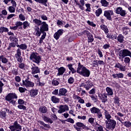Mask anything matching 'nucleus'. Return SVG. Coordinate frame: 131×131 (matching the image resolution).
<instances>
[{
    "label": "nucleus",
    "instance_id": "1",
    "mask_svg": "<svg viewBox=\"0 0 131 131\" xmlns=\"http://www.w3.org/2000/svg\"><path fill=\"white\" fill-rule=\"evenodd\" d=\"M30 59L32 61V62H34V63L39 65V63L41 61V56L36 53L33 52L30 55Z\"/></svg>",
    "mask_w": 131,
    "mask_h": 131
},
{
    "label": "nucleus",
    "instance_id": "2",
    "mask_svg": "<svg viewBox=\"0 0 131 131\" xmlns=\"http://www.w3.org/2000/svg\"><path fill=\"white\" fill-rule=\"evenodd\" d=\"M116 126V121L114 120L111 119L105 121V128L109 130L113 131Z\"/></svg>",
    "mask_w": 131,
    "mask_h": 131
},
{
    "label": "nucleus",
    "instance_id": "3",
    "mask_svg": "<svg viewBox=\"0 0 131 131\" xmlns=\"http://www.w3.org/2000/svg\"><path fill=\"white\" fill-rule=\"evenodd\" d=\"M77 73H78L80 75L84 77H90V75H91V71L86 68L85 67L79 69L77 72Z\"/></svg>",
    "mask_w": 131,
    "mask_h": 131
},
{
    "label": "nucleus",
    "instance_id": "4",
    "mask_svg": "<svg viewBox=\"0 0 131 131\" xmlns=\"http://www.w3.org/2000/svg\"><path fill=\"white\" fill-rule=\"evenodd\" d=\"M73 126L77 131H81V129H86L87 130H89V129H90V128H89V127L85 126L84 124L80 122H77L75 124L73 125Z\"/></svg>",
    "mask_w": 131,
    "mask_h": 131
},
{
    "label": "nucleus",
    "instance_id": "5",
    "mask_svg": "<svg viewBox=\"0 0 131 131\" xmlns=\"http://www.w3.org/2000/svg\"><path fill=\"white\" fill-rule=\"evenodd\" d=\"M9 128L11 131H21L22 126L18 123V121H15L13 125L9 126Z\"/></svg>",
    "mask_w": 131,
    "mask_h": 131
},
{
    "label": "nucleus",
    "instance_id": "6",
    "mask_svg": "<svg viewBox=\"0 0 131 131\" xmlns=\"http://www.w3.org/2000/svg\"><path fill=\"white\" fill-rule=\"evenodd\" d=\"M93 85L94 84H93V82L88 80L85 82V83L83 82L81 83L80 86L81 88H84L86 91H89L90 89L93 88Z\"/></svg>",
    "mask_w": 131,
    "mask_h": 131
},
{
    "label": "nucleus",
    "instance_id": "7",
    "mask_svg": "<svg viewBox=\"0 0 131 131\" xmlns=\"http://www.w3.org/2000/svg\"><path fill=\"white\" fill-rule=\"evenodd\" d=\"M115 13L118 15H120L121 17H125V16H126V14H127V13H126V11L123 10L122 7H119L116 8Z\"/></svg>",
    "mask_w": 131,
    "mask_h": 131
},
{
    "label": "nucleus",
    "instance_id": "8",
    "mask_svg": "<svg viewBox=\"0 0 131 131\" xmlns=\"http://www.w3.org/2000/svg\"><path fill=\"white\" fill-rule=\"evenodd\" d=\"M113 15H114L113 10H105L104 11L103 16H104V17H105L107 20H109V21H111L112 20V17L111 16H113Z\"/></svg>",
    "mask_w": 131,
    "mask_h": 131
},
{
    "label": "nucleus",
    "instance_id": "9",
    "mask_svg": "<svg viewBox=\"0 0 131 131\" xmlns=\"http://www.w3.org/2000/svg\"><path fill=\"white\" fill-rule=\"evenodd\" d=\"M14 99H18V96L15 93H9L5 97V100L7 101V102H9L11 100H14Z\"/></svg>",
    "mask_w": 131,
    "mask_h": 131
},
{
    "label": "nucleus",
    "instance_id": "10",
    "mask_svg": "<svg viewBox=\"0 0 131 131\" xmlns=\"http://www.w3.org/2000/svg\"><path fill=\"white\" fill-rule=\"evenodd\" d=\"M14 57L17 59V62L22 63L23 59L22 58V56H21V50H20V48L17 49L16 53L15 54Z\"/></svg>",
    "mask_w": 131,
    "mask_h": 131
},
{
    "label": "nucleus",
    "instance_id": "11",
    "mask_svg": "<svg viewBox=\"0 0 131 131\" xmlns=\"http://www.w3.org/2000/svg\"><path fill=\"white\" fill-rule=\"evenodd\" d=\"M59 110L57 111L58 113L62 114V113H64L66 111H69V106L67 104L60 105H59Z\"/></svg>",
    "mask_w": 131,
    "mask_h": 131
},
{
    "label": "nucleus",
    "instance_id": "12",
    "mask_svg": "<svg viewBox=\"0 0 131 131\" xmlns=\"http://www.w3.org/2000/svg\"><path fill=\"white\" fill-rule=\"evenodd\" d=\"M23 84L25 86L26 88H33L34 87V82L29 81L28 79L23 80Z\"/></svg>",
    "mask_w": 131,
    "mask_h": 131
},
{
    "label": "nucleus",
    "instance_id": "13",
    "mask_svg": "<svg viewBox=\"0 0 131 131\" xmlns=\"http://www.w3.org/2000/svg\"><path fill=\"white\" fill-rule=\"evenodd\" d=\"M41 32H45V31H49V25L46 21H42L40 27Z\"/></svg>",
    "mask_w": 131,
    "mask_h": 131
},
{
    "label": "nucleus",
    "instance_id": "14",
    "mask_svg": "<svg viewBox=\"0 0 131 131\" xmlns=\"http://www.w3.org/2000/svg\"><path fill=\"white\" fill-rule=\"evenodd\" d=\"M98 98L101 100L102 103H106L108 100L107 99V94H99Z\"/></svg>",
    "mask_w": 131,
    "mask_h": 131
},
{
    "label": "nucleus",
    "instance_id": "15",
    "mask_svg": "<svg viewBox=\"0 0 131 131\" xmlns=\"http://www.w3.org/2000/svg\"><path fill=\"white\" fill-rule=\"evenodd\" d=\"M76 2V6H78V8L81 10V11H83L84 10V7L83 6L85 4L84 2V0H80V3L76 2V0L75 1Z\"/></svg>",
    "mask_w": 131,
    "mask_h": 131
},
{
    "label": "nucleus",
    "instance_id": "16",
    "mask_svg": "<svg viewBox=\"0 0 131 131\" xmlns=\"http://www.w3.org/2000/svg\"><path fill=\"white\" fill-rule=\"evenodd\" d=\"M63 32H64V30L63 29H60L57 32H56L54 34V37L55 39L58 40L59 38H60V36L63 34Z\"/></svg>",
    "mask_w": 131,
    "mask_h": 131
},
{
    "label": "nucleus",
    "instance_id": "17",
    "mask_svg": "<svg viewBox=\"0 0 131 131\" xmlns=\"http://www.w3.org/2000/svg\"><path fill=\"white\" fill-rule=\"evenodd\" d=\"M38 123L39 124L42 126H40V128H42V129H45L47 130V128H51V126L48 124H46L43 121H39Z\"/></svg>",
    "mask_w": 131,
    "mask_h": 131
},
{
    "label": "nucleus",
    "instance_id": "18",
    "mask_svg": "<svg viewBox=\"0 0 131 131\" xmlns=\"http://www.w3.org/2000/svg\"><path fill=\"white\" fill-rule=\"evenodd\" d=\"M31 70L32 74H37V73H40V70L38 67L33 66L32 65Z\"/></svg>",
    "mask_w": 131,
    "mask_h": 131
},
{
    "label": "nucleus",
    "instance_id": "19",
    "mask_svg": "<svg viewBox=\"0 0 131 131\" xmlns=\"http://www.w3.org/2000/svg\"><path fill=\"white\" fill-rule=\"evenodd\" d=\"M68 92V91H67V89L65 88L60 89L58 92V96L59 97H61V96H67V94Z\"/></svg>",
    "mask_w": 131,
    "mask_h": 131
},
{
    "label": "nucleus",
    "instance_id": "20",
    "mask_svg": "<svg viewBox=\"0 0 131 131\" xmlns=\"http://www.w3.org/2000/svg\"><path fill=\"white\" fill-rule=\"evenodd\" d=\"M38 94V90L37 89H31L30 91V96L31 98H35L36 96H37Z\"/></svg>",
    "mask_w": 131,
    "mask_h": 131
},
{
    "label": "nucleus",
    "instance_id": "21",
    "mask_svg": "<svg viewBox=\"0 0 131 131\" xmlns=\"http://www.w3.org/2000/svg\"><path fill=\"white\" fill-rule=\"evenodd\" d=\"M58 73L57 74V76H60L61 75H63L64 73H65V71H66V69L63 67H61L60 68L57 69Z\"/></svg>",
    "mask_w": 131,
    "mask_h": 131
},
{
    "label": "nucleus",
    "instance_id": "22",
    "mask_svg": "<svg viewBox=\"0 0 131 131\" xmlns=\"http://www.w3.org/2000/svg\"><path fill=\"white\" fill-rule=\"evenodd\" d=\"M34 33L36 36L39 37L41 35V33H42V32H41V29L37 26L35 27V31Z\"/></svg>",
    "mask_w": 131,
    "mask_h": 131
},
{
    "label": "nucleus",
    "instance_id": "23",
    "mask_svg": "<svg viewBox=\"0 0 131 131\" xmlns=\"http://www.w3.org/2000/svg\"><path fill=\"white\" fill-rule=\"evenodd\" d=\"M118 42L120 43H123L124 42V36L122 34H119L117 37L116 39Z\"/></svg>",
    "mask_w": 131,
    "mask_h": 131
},
{
    "label": "nucleus",
    "instance_id": "24",
    "mask_svg": "<svg viewBox=\"0 0 131 131\" xmlns=\"http://www.w3.org/2000/svg\"><path fill=\"white\" fill-rule=\"evenodd\" d=\"M90 111L92 114H97V113H99L101 110L98 107H93L90 108Z\"/></svg>",
    "mask_w": 131,
    "mask_h": 131
},
{
    "label": "nucleus",
    "instance_id": "25",
    "mask_svg": "<svg viewBox=\"0 0 131 131\" xmlns=\"http://www.w3.org/2000/svg\"><path fill=\"white\" fill-rule=\"evenodd\" d=\"M17 48H19V50H23V51H25V50H27V48H28V46H27V45L26 43H21L20 45H16Z\"/></svg>",
    "mask_w": 131,
    "mask_h": 131
},
{
    "label": "nucleus",
    "instance_id": "26",
    "mask_svg": "<svg viewBox=\"0 0 131 131\" xmlns=\"http://www.w3.org/2000/svg\"><path fill=\"white\" fill-rule=\"evenodd\" d=\"M67 67L69 70H70V71L72 72V74H74V73H76V72H77L76 70L74 69V68H73V64H69L67 65Z\"/></svg>",
    "mask_w": 131,
    "mask_h": 131
},
{
    "label": "nucleus",
    "instance_id": "27",
    "mask_svg": "<svg viewBox=\"0 0 131 131\" xmlns=\"http://www.w3.org/2000/svg\"><path fill=\"white\" fill-rule=\"evenodd\" d=\"M113 78H123L124 75L122 73L114 74L112 75Z\"/></svg>",
    "mask_w": 131,
    "mask_h": 131
},
{
    "label": "nucleus",
    "instance_id": "28",
    "mask_svg": "<svg viewBox=\"0 0 131 131\" xmlns=\"http://www.w3.org/2000/svg\"><path fill=\"white\" fill-rule=\"evenodd\" d=\"M42 119L45 122L51 123V124L53 123V120H52L51 118H49L46 116H43L42 117Z\"/></svg>",
    "mask_w": 131,
    "mask_h": 131
},
{
    "label": "nucleus",
    "instance_id": "29",
    "mask_svg": "<svg viewBox=\"0 0 131 131\" xmlns=\"http://www.w3.org/2000/svg\"><path fill=\"white\" fill-rule=\"evenodd\" d=\"M0 60L3 64H7L9 62V59L6 58L3 55L0 56Z\"/></svg>",
    "mask_w": 131,
    "mask_h": 131
},
{
    "label": "nucleus",
    "instance_id": "30",
    "mask_svg": "<svg viewBox=\"0 0 131 131\" xmlns=\"http://www.w3.org/2000/svg\"><path fill=\"white\" fill-rule=\"evenodd\" d=\"M51 101L54 104H57V103H59V102H60V99L55 96H53L51 97Z\"/></svg>",
    "mask_w": 131,
    "mask_h": 131
},
{
    "label": "nucleus",
    "instance_id": "31",
    "mask_svg": "<svg viewBox=\"0 0 131 131\" xmlns=\"http://www.w3.org/2000/svg\"><path fill=\"white\" fill-rule=\"evenodd\" d=\"M104 115H105V118H106V119H107L106 120H111V117H112L111 115H110V114H109L108 111L106 110H104Z\"/></svg>",
    "mask_w": 131,
    "mask_h": 131
},
{
    "label": "nucleus",
    "instance_id": "32",
    "mask_svg": "<svg viewBox=\"0 0 131 131\" xmlns=\"http://www.w3.org/2000/svg\"><path fill=\"white\" fill-rule=\"evenodd\" d=\"M35 2L36 3H39V4H42L43 5V6H45V7H48V4H47V3H48V0H34Z\"/></svg>",
    "mask_w": 131,
    "mask_h": 131
},
{
    "label": "nucleus",
    "instance_id": "33",
    "mask_svg": "<svg viewBox=\"0 0 131 131\" xmlns=\"http://www.w3.org/2000/svg\"><path fill=\"white\" fill-rule=\"evenodd\" d=\"M33 23H34L36 25H37V26H40V25H41V24H42V21L36 18L33 20Z\"/></svg>",
    "mask_w": 131,
    "mask_h": 131
},
{
    "label": "nucleus",
    "instance_id": "34",
    "mask_svg": "<svg viewBox=\"0 0 131 131\" xmlns=\"http://www.w3.org/2000/svg\"><path fill=\"white\" fill-rule=\"evenodd\" d=\"M106 91L107 92L106 95H107V96L113 95V91L112 90V89H111V88H110L109 87H106Z\"/></svg>",
    "mask_w": 131,
    "mask_h": 131
},
{
    "label": "nucleus",
    "instance_id": "35",
    "mask_svg": "<svg viewBox=\"0 0 131 131\" xmlns=\"http://www.w3.org/2000/svg\"><path fill=\"white\" fill-rule=\"evenodd\" d=\"M39 111L41 112V113L45 114L48 112V108L46 106H40V107L39 108Z\"/></svg>",
    "mask_w": 131,
    "mask_h": 131
},
{
    "label": "nucleus",
    "instance_id": "36",
    "mask_svg": "<svg viewBox=\"0 0 131 131\" xmlns=\"http://www.w3.org/2000/svg\"><path fill=\"white\" fill-rule=\"evenodd\" d=\"M100 4H101L102 7H108L109 6V2H107L106 0H101Z\"/></svg>",
    "mask_w": 131,
    "mask_h": 131
},
{
    "label": "nucleus",
    "instance_id": "37",
    "mask_svg": "<svg viewBox=\"0 0 131 131\" xmlns=\"http://www.w3.org/2000/svg\"><path fill=\"white\" fill-rule=\"evenodd\" d=\"M100 28L102 29V30L104 31L105 33H108L109 32V30H108L107 26H105L104 25H100Z\"/></svg>",
    "mask_w": 131,
    "mask_h": 131
},
{
    "label": "nucleus",
    "instance_id": "38",
    "mask_svg": "<svg viewBox=\"0 0 131 131\" xmlns=\"http://www.w3.org/2000/svg\"><path fill=\"white\" fill-rule=\"evenodd\" d=\"M23 25L24 29H26L27 28H28V27H30V23L28 21H25L23 23Z\"/></svg>",
    "mask_w": 131,
    "mask_h": 131
},
{
    "label": "nucleus",
    "instance_id": "39",
    "mask_svg": "<svg viewBox=\"0 0 131 131\" xmlns=\"http://www.w3.org/2000/svg\"><path fill=\"white\" fill-rule=\"evenodd\" d=\"M95 127L97 129V131H104V129H103V126L101 125H99L98 123H96Z\"/></svg>",
    "mask_w": 131,
    "mask_h": 131
},
{
    "label": "nucleus",
    "instance_id": "40",
    "mask_svg": "<svg viewBox=\"0 0 131 131\" xmlns=\"http://www.w3.org/2000/svg\"><path fill=\"white\" fill-rule=\"evenodd\" d=\"M122 124L124 125L125 127H130L131 122L129 121H126L125 122H122Z\"/></svg>",
    "mask_w": 131,
    "mask_h": 131
},
{
    "label": "nucleus",
    "instance_id": "41",
    "mask_svg": "<svg viewBox=\"0 0 131 131\" xmlns=\"http://www.w3.org/2000/svg\"><path fill=\"white\" fill-rule=\"evenodd\" d=\"M16 46V43L12 42L11 43H9L8 47L7 48L8 50H11L12 48H15Z\"/></svg>",
    "mask_w": 131,
    "mask_h": 131
},
{
    "label": "nucleus",
    "instance_id": "42",
    "mask_svg": "<svg viewBox=\"0 0 131 131\" xmlns=\"http://www.w3.org/2000/svg\"><path fill=\"white\" fill-rule=\"evenodd\" d=\"M75 98L77 100H78L79 103H80V104H84V100L82 99L80 96L76 95Z\"/></svg>",
    "mask_w": 131,
    "mask_h": 131
},
{
    "label": "nucleus",
    "instance_id": "43",
    "mask_svg": "<svg viewBox=\"0 0 131 131\" xmlns=\"http://www.w3.org/2000/svg\"><path fill=\"white\" fill-rule=\"evenodd\" d=\"M9 29L5 27H0V33H4V32H8Z\"/></svg>",
    "mask_w": 131,
    "mask_h": 131
},
{
    "label": "nucleus",
    "instance_id": "44",
    "mask_svg": "<svg viewBox=\"0 0 131 131\" xmlns=\"http://www.w3.org/2000/svg\"><path fill=\"white\" fill-rule=\"evenodd\" d=\"M8 11L9 13H15L16 11V7H14L13 6H10L8 7Z\"/></svg>",
    "mask_w": 131,
    "mask_h": 131
},
{
    "label": "nucleus",
    "instance_id": "45",
    "mask_svg": "<svg viewBox=\"0 0 131 131\" xmlns=\"http://www.w3.org/2000/svg\"><path fill=\"white\" fill-rule=\"evenodd\" d=\"M87 37L88 39V42H93V41H94V36H93V35H92V34H91Z\"/></svg>",
    "mask_w": 131,
    "mask_h": 131
},
{
    "label": "nucleus",
    "instance_id": "46",
    "mask_svg": "<svg viewBox=\"0 0 131 131\" xmlns=\"http://www.w3.org/2000/svg\"><path fill=\"white\" fill-rule=\"evenodd\" d=\"M7 116V113L6 112H0V117L3 119H5Z\"/></svg>",
    "mask_w": 131,
    "mask_h": 131
},
{
    "label": "nucleus",
    "instance_id": "47",
    "mask_svg": "<svg viewBox=\"0 0 131 131\" xmlns=\"http://www.w3.org/2000/svg\"><path fill=\"white\" fill-rule=\"evenodd\" d=\"M102 9L101 8H99L98 9H97V10H96V17H99L100 16V15H101V14H102Z\"/></svg>",
    "mask_w": 131,
    "mask_h": 131
},
{
    "label": "nucleus",
    "instance_id": "48",
    "mask_svg": "<svg viewBox=\"0 0 131 131\" xmlns=\"http://www.w3.org/2000/svg\"><path fill=\"white\" fill-rule=\"evenodd\" d=\"M9 39H10V41H15L16 42H17V41H18V38H16V37L14 36V35L10 36L9 37Z\"/></svg>",
    "mask_w": 131,
    "mask_h": 131
},
{
    "label": "nucleus",
    "instance_id": "49",
    "mask_svg": "<svg viewBox=\"0 0 131 131\" xmlns=\"http://www.w3.org/2000/svg\"><path fill=\"white\" fill-rule=\"evenodd\" d=\"M18 67L19 68H20V69H22V70H25L26 66L25 64H24V63H19L18 65Z\"/></svg>",
    "mask_w": 131,
    "mask_h": 131
},
{
    "label": "nucleus",
    "instance_id": "50",
    "mask_svg": "<svg viewBox=\"0 0 131 131\" xmlns=\"http://www.w3.org/2000/svg\"><path fill=\"white\" fill-rule=\"evenodd\" d=\"M18 91L20 93H25V92H26V91H27V89H26V88H25L19 87Z\"/></svg>",
    "mask_w": 131,
    "mask_h": 131
},
{
    "label": "nucleus",
    "instance_id": "51",
    "mask_svg": "<svg viewBox=\"0 0 131 131\" xmlns=\"http://www.w3.org/2000/svg\"><path fill=\"white\" fill-rule=\"evenodd\" d=\"M86 9L85 10L86 12H91V4H86L85 5Z\"/></svg>",
    "mask_w": 131,
    "mask_h": 131
},
{
    "label": "nucleus",
    "instance_id": "52",
    "mask_svg": "<svg viewBox=\"0 0 131 131\" xmlns=\"http://www.w3.org/2000/svg\"><path fill=\"white\" fill-rule=\"evenodd\" d=\"M52 85H54L55 86H56L59 84V81L53 79L52 81Z\"/></svg>",
    "mask_w": 131,
    "mask_h": 131
},
{
    "label": "nucleus",
    "instance_id": "53",
    "mask_svg": "<svg viewBox=\"0 0 131 131\" xmlns=\"http://www.w3.org/2000/svg\"><path fill=\"white\" fill-rule=\"evenodd\" d=\"M129 29V28H128V27H124L122 28V30H123V33L124 34H127V31Z\"/></svg>",
    "mask_w": 131,
    "mask_h": 131
},
{
    "label": "nucleus",
    "instance_id": "54",
    "mask_svg": "<svg viewBox=\"0 0 131 131\" xmlns=\"http://www.w3.org/2000/svg\"><path fill=\"white\" fill-rule=\"evenodd\" d=\"M18 18L20 21H25V16L22 14L18 15Z\"/></svg>",
    "mask_w": 131,
    "mask_h": 131
},
{
    "label": "nucleus",
    "instance_id": "55",
    "mask_svg": "<svg viewBox=\"0 0 131 131\" xmlns=\"http://www.w3.org/2000/svg\"><path fill=\"white\" fill-rule=\"evenodd\" d=\"M68 81L69 83L72 84V83H73L74 82V78H73L72 77H70L68 79Z\"/></svg>",
    "mask_w": 131,
    "mask_h": 131
},
{
    "label": "nucleus",
    "instance_id": "56",
    "mask_svg": "<svg viewBox=\"0 0 131 131\" xmlns=\"http://www.w3.org/2000/svg\"><path fill=\"white\" fill-rule=\"evenodd\" d=\"M17 108H18V109H21L22 110H26V106H25L23 104L18 105L17 106Z\"/></svg>",
    "mask_w": 131,
    "mask_h": 131
},
{
    "label": "nucleus",
    "instance_id": "57",
    "mask_svg": "<svg viewBox=\"0 0 131 131\" xmlns=\"http://www.w3.org/2000/svg\"><path fill=\"white\" fill-rule=\"evenodd\" d=\"M92 66L93 67H96V66H99V64H98V60H94L92 64Z\"/></svg>",
    "mask_w": 131,
    "mask_h": 131
},
{
    "label": "nucleus",
    "instance_id": "58",
    "mask_svg": "<svg viewBox=\"0 0 131 131\" xmlns=\"http://www.w3.org/2000/svg\"><path fill=\"white\" fill-rule=\"evenodd\" d=\"M88 24L90 25V26H92V27H96V25L94 23L93 21H91L90 20L87 21Z\"/></svg>",
    "mask_w": 131,
    "mask_h": 131
},
{
    "label": "nucleus",
    "instance_id": "59",
    "mask_svg": "<svg viewBox=\"0 0 131 131\" xmlns=\"http://www.w3.org/2000/svg\"><path fill=\"white\" fill-rule=\"evenodd\" d=\"M13 17H16V14H8L7 17V20H10V19H12Z\"/></svg>",
    "mask_w": 131,
    "mask_h": 131
},
{
    "label": "nucleus",
    "instance_id": "60",
    "mask_svg": "<svg viewBox=\"0 0 131 131\" xmlns=\"http://www.w3.org/2000/svg\"><path fill=\"white\" fill-rule=\"evenodd\" d=\"M82 33L84 35H86V36H89V35H90L91 34V32H90L89 31H87V30L83 31Z\"/></svg>",
    "mask_w": 131,
    "mask_h": 131
},
{
    "label": "nucleus",
    "instance_id": "61",
    "mask_svg": "<svg viewBox=\"0 0 131 131\" xmlns=\"http://www.w3.org/2000/svg\"><path fill=\"white\" fill-rule=\"evenodd\" d=\"M18 104L19 105H24V104H25V101H24L23 99H19L18 100Z\"/></svg>",
    "mask_w": 131,
    "mask_h": 131
},
{
    "label": "nucleus",
    "instance_id": "62",
    "mask_svg": "<svg viewBox=\"0 0 131 131\" xmlns=\"http://www.w3.org/2000/svg\"><path fill=\"white\" fill-rule=\"evenodd\" d=\"M15 25L16 26V27L18 28V27H20V26H22V25H23V23L21 21H17L15 23Z\"/></svg>",
    "mask_w": 131,
    "mask_h": 131
},
{
    "label": "nucleus",
    "instance_id": "63",
    "mask_svg": "<svg viewBox=\"0 0 131 131\" xmlns=\"http://www.w3.org/2000/svg\"><path fill=\"white\" fill-rule=\"evenodd\" d=\"M14 79L16 82H20L21 81V78L19 76H15Z\"/></svg>",
    "mask_w": 131,
    "mask_h": 131
},
{
    "label": "nucleus",
    "instance_id": "64",
    "mask_svg": "<svg viewBox=\"0 0 131 131\" xmlns=\"http://www.w3.org/2000/svg\"><path fill=\"white\" fill-rule=\"evenodd\" d=\"M3 86H4V83L2 81H0V94L3 93Z\"/></svg>",
    "mask_w": 131,
    "mask_h": 131
}]
</instances>
